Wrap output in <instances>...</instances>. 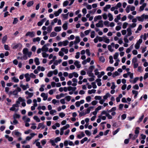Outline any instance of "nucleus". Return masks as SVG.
Returning a JSON list of instances; mask_svg holds the SVG:
<instances>
[{"label": "nucleus", "instance_id": "31", "mask_svg": "<svg viewBox=\"0 0 148 148\" xmlns=\"http://www.w3.org/2000/svg\"><path fill=\"white\" fill-rule=\"evenodd\" d=\"M34 62L36 63V65H39L40 64L39 59L38 58H36L35 59Z\"/></svg>", "mask_w": 148, "mask_h": 148}, {"label": "nucleus", "instance_id": "34", "mask_svg": "<svg viewBox=\"0 0 148 148\" xmlns=\"http://www.w3.org/2000/svg\"><path fill=\"white\" fill-rule=\"evenodd\" d=\"M114 69V68L112 67H108L106 69V70L108 71H110L111 72Z\"/></svg>", "mask_w": 148, "mask_h": 148}, {"label": "nucleus", "instance_id": "52", "mask_svg": "<svg viewBox=\"0 0 148 148\" xmlns=\"http://www.w3.org/2000/svg\"><path fill=\"white\" fill-rule=\"evenodd\" d=\"M50 143L53 146H55L56 145V144H55V142L54 140L51 139L50 140Z\"/></svg>", "mask_w": 148, "mask_h": 148}, {"label": "nucleus", "instance_id": "48", "mask_svg": "<svg viewBox=\"0 0 148 148\" xmlns=\"http://www.w3.org/2000/svg\"><path fill=\"white\" fill-rule=\"evenodd\" d=\"M56 91V89H51L50 90L49 92V94L50 95H52L53 92Z\"/></svg>", "mask_w": 148, "mask_h": 148}, {"label": "nucleus", "instance_id": "11", "mask_svg": "<svg viewBox=\"0 0 148 148\" xmlns=\"http://www.w3.org/2000/svg\"><path fill=\"white\" fill-rule=\"evenodd\" d=\"M103 41L107 43H109L110 40L106 36H103Z\"/></svg>", "mask_w": 148, "mask_h": 148}, {"label": "nucleus", "instance_id": "46", "mask_svg": "<svg viewBox=\"0 0 148 148\" xmlns=\"http://www.w3.org/2000/svg\"><path fill=\"white\" fill-rule=\"evenodd\" d=\"M88 139L87 138L85 137L84 138L82 139L80 141V143L81 144H83Z\"/></svg>", "mask_w": 148, "mask_h": 148}, {"label": "nucleus", "instance_id": "4", "mask_svg": "<svg viewBox=\"0 0 148 148\" xmlns=\"http://www.w3.org/2000/svg\"><path fill=\"white\" fill-rule=\"evenodd\" d=\"M25 75V77L26 78V81L27 82L29 81L30 80V77H32L33 78H35V76L34 75Z\"/></svg>", "mask_w": 148, "mask_h": 148}, {"label": "nucleus", "instance_id": "51", "mask_svg": "<svg viewBox=\"0 0 148 148\" xmlns=\"http://www.w3.org/2000/svg\"><path fill=\"white\" fill-rule=\"evenodd\" d=\"M63 45L64 46H66L68 43H69V41L67 40H66L65 41H63L62 42Z\"/></svg>", "mask_w": 148, "mask_h": 148}, {"label": "nucleus", "instance_id": "64", "mask_svg": "<svg viewBox=\"0 0 148 148\" xmlns=\"http://www.w3.org/2000/svg\"><path fill=\"white\" fill-rule=\"evenodd\" d=\"M18 20L17 18H14V21L13 22V24H16L18 22Z\"/></svg>", "mask_w": 148, "mask_h": 148}, {"label": "nucleus", "instance_id": "7", "mask_svg": "<svg viewBox=\"0 0 148 148\" xmlns=\"http://www.w3.org/2000/svg\"><path fill=\"white\" fill-rule=\"evenodd\" d=\"M101 108L102 106H100L96 108L95 109V111L93 112V115H96L97 113V112L101 109Z\"/></svg>", "mask_w": 148, "mask_h": 148}, {"label": "nucleus", "instance_id": "49", "mask_svg": "<svg viewBox=\"0 0 148 148\" xmlns=\"http://www.w3.org/2000/svg\"><path fill=\"white\" fill-rule=\"evenodd\" d=\"M120 128H118L114 131L112 132V134L113 135H114L116 134L120 130Z\"/></svg>", "mask_w": 148, "mask_h": 148}, {"label": "nucleus", "instance_id": "5", "mask_svg": "<svg viewBox=\"0 0 148 148\" xmlns=\"http://www.w3.org/2000/svg\"><path fill=\"white\" fill-rule=\"evenodd\" d=\"M26 36H29L30 37L32 38L35 36V33L34 32H28L25 34Z\"/></svg>", "mask_w": 148, "mask_h": 148}, {"label": "nucleus", "instance_id": "16", "mask_svg": "<svg viewBox=\"0 0 148 148\" xmlns=\"http://www.w3.org/2000/svg\"><path fill=\"white\" fill-rule=\"evenodd\" d=\"M127 34L126 36H130L132 34V30L130 28H128L127 29Z\"/></svg>", "mask_w": 148, "mask_h": 148}, {"label": "nucleus", "instance_id": "19", "mask_svg": "<svg viewBox=\"0 0 148 148\" xmlns=\"http://www.w3.org/2000/svg\"><path fill=\"white\" fill-rule=\"evenodd\" d=\"M74 64L77 68H79L81 67V65L79 64V62L77 61H75L74 63Z\"/></svg>", "mask_w": 148, "mask_h": 148}, {"label": "nucleus", "instance_id": "53", "mask_svg": "<svg viewBox=\"0 0 148 148\" xmlns=\"http://www.w3.org/2000/svg\"><path fill=\"white\" fill-rule=\"evenodd\" d=\"M40 40V38L39 37H38L36 38H35L33 39V40L34 42L36 41H39Z\"/></svg>", "mask_w": 148, "mask_h": 148}, {"label": "nucleus", "instance_id": "3", "mask_svg": "<svg viewBox=\"0 0 148 148\" xmlns=\"http://www.w3.org/2000/svg\"><path fill=\"white\" fill-rule=\"evenodd\" d=\"M25 93L26 95V98L27 99L32 98L34 95L33 93L29 92L28 91H25Z\"/></svg>", "mask_w": 148, "mask_h": 148}, {"label": "nucleus", "instance_id": "9", "mask_svg": "<svg viewBox=\"0 0 148 148\" xmlns=\"http://www.w3.org/2000/svg\"><path fill=\"white\" fill-rule=\"evenodd\" d=\"M22 119L25 123L29 122L30 121V118L27 117L26 116H23L22 118Z\"/></svg>", "mask_w": 148, "mask_h": 148}, {"label": "nucleus", "instance_id": "8", "mask_svg": "<svg viewBox=\"0 0 148 148\" xmlns=\"http://www.w3.org/2000/svg\"><path fill=\"white\" fill-rule=\"evenodd\" d=\"M96 25L97 27H103V21L102 20L99 21L98 23L96 24Z\"/></svg>", "mask_w": 148, "mask_h": 148}, {"label": "nucleus", "instance_id": "45", "mask_svg": "<svg viewBox=\"0 0 148 148\" xmlns=\"http://www.w3.org/2000/svg\"><path fill=\"white\" fill-rule=\"evenodd\" d=\"M57 35V33L55 32H52L50 34V36L51 37H53L56 36Z\"/></svg>", "mask_w": 148, "mask_h": 148}, {"label": "nucleus", "instance_id": "59", "mask_svg": "<svg viewBox=\"0 0 148 148\" xmlns=\"http://www.w3.org/2000/svg\"><path fill=\"white\" fill-rule=\"evenodd\" d=\"M61 138L59 137L56 138L54 140L55 143H57L61 140Z\"/></svg>", "mask_w": 148, "mask_h": 148}, {"label": "nucleus", "instance_id": "1", "mask_svg": "<svg viewBox=\"0 0 148 148\" xmlns=\"http://www.w3.org/2000/svg\"><path fill=\"white\" fill-rule=\"evenodd\" d=\"M20 102L19 101H17L16 103L12 105V107L10 108V110L17 112L19 110L18 108Z\"/></svg>", "mask_w": 148, "mask_h": 148}, {"label": "nucleus", "instance_id": "56", "mask_svg": "<svg viewBox=\"0 0 148 148\" xmlns=\"http://www.w3.org/2000/svg\"><path fill=\"white\" fill-rule=\"evenodd\" d=\"M59 102V101L58 100H56V99H53L52 100V103L54 104H56V103H58Z\"/></svg>", "mask_w": 148, "mask_h": 148}, {"label": "nucleus", "instance_id": "22", "mask_svg": "<svg viewBox=\"0 0 148 148\" xmlns=\"http://www.w3.org/2000/svg\"><path fill=\"white\" fill-rule=\"evenodd\" d=\"M139 79V78L138 77H136L133 80H130V81L132 83L135 84L136 83L137 81Z\"/></svg>", "mask_w": 148, "mask_h": 148}, {"label": "nucleus", "instance_id": "63", "mask_svg": "<svg viewBox=\"0 0 148 148\" xmlns=\"http://www.w3.org/2000/svg\"><path fill=\"white\" fill-rule=\"evenodd\" d=\"M126 117V114H122L121 116V119L122 120H124Z\"/></svg>", "mask_w": 148, "mask_h": 148}, {"label": "nucleus", "instance_id": "41", "mask_svg": "<svg viewBox=\"0 0 148 148\" xmlns=\"http://www.w3.org/2000/svg\"><path fill=\"white\" fill-rule=\"evenodd\" d=\"M62 27L64 30L67 29L68 28L67 23H66L64 24L62 26Z\"/></svg>", "mask_w": 148, "mask_h": 148}, {"label": "nucleus", "instance_id": "62", "mask_svg": "<svg viewBox=\"0 0 148 148\" xmlns=\"http://www.w3.org/2000/svg\"><path fill=\"white\" fill-rule=\"evenodd\" d=\"M52 29V26H49V27H47V31L49 32H50L51 31Z\"/></svg>", "mask_w": 148, "mask_h": 148}, {"label": "nucleus", "instance_id": "28", "mask_svg": "<svg viewBox=\"0 0 148 148\" xmlns=\"http://www.w3.org/2000/svg\"><path fill=\"white\" fill-rule=\"evenodd\" d=\"M92 66H91L89 68L88 72L87 73L88 74H91L92 72Z\"/></svg>", "mask_w": 148, "mask_h": 148}, {"label": "nucleus", "instance_id": "57", "mask_svg": "<svg viewBox=\"0 0 148 148\" xmlns=\"http://www.w3.org/2000/svg\"><path fill=\"white\" fill-rule=\"evenodd\" d=\"M40 128H42V129H43L45 127V126L43 123H40L38 124Z\"/></svg>", "mask_w": 148, "mask_h": 148}, {"label": "nucleus", "instance_id": "36", "mask_svg": "<svg viewBox=\"0 0 148 148\" xmlns=\"http://www.w3.org/2000/svg\"><path fill=\"white\" fill-rule=\"evenodd\" d=\"M92 108V107H90L88 108L85 112V113H86V114L89 113L90 112L91 109Z\"/></svg>", "mask_w": 148, "mask_h": 148}, {"label": "nucleus", "instance_id": "25", "mask_svg": "<svg viewBox=\"0 0 148 148\" xmlns=\"http://www.w3.org/2000/svg\"><path fill=\"white\" fill-rule=\"evenodd\" d=\"M76 89V87H73L72 86H69L68 87V91H70L71 90H72L73 91H75Z\"/></svg>", "mask_w": 148, "mask_h": 148}, {"label": "nucleus", "instance_id": "29", "mask_svg": "<svg viewBox=\"0 0 148 148\" xmlns=\"http://www.w3.org/2000/svg\"><path fill=\"white\" fill-rule=\"evenodd\" d=\"M102 18V17L101 16L99 15L95 16L94 18V21H96L98 20L101 19Z\"/></svg>", "mask_w": 148, "mask_h": 148}, {"label": "nucleus", "instance_id": "58", "mask_svg": "<svg viewBox=\"0 0 148 148\" xmlns=\"http://www.w3.org/2000/svg\"><path fill=\"white\" fill-rule=\"evenodd\" d=\"M99 59L100 61H101L102 62H105V59L103 56L100 57L99 58Z\"/></svg>", "mask_w": 148, "mask_h": 148}, {"label": "nucleus", "instance_id": "12", "mask_svg": "<svg viewBox=\"0 0 148 148\" xmlns=\"http://www.w3.org/2000/svg\"><path fill=\"white\" fill-rule=\"evenodd\" d=\"M80 40L79 37L77 36L75 37V40L74 41V44L75 45H77L80 42Z\"/></svg>", "mask_w": 148, "mask_h": 148}, {"label": "nucleus", "instance_id": "55", "mask_svg": "<svg viewBox=\"0 0 148 148\" xmlns=\"http://www.w3.org/2000/svg\"><path fill=\"white\" fill-rule=\"evenodd\" d=\"M122 4L120 2L118 3L116 6V9H117L118 8H120Z\"/></svg>", "mask_w": 148, "mask_h": 148}, {"label": "nucleus", "instance_id": "20", "mask_svg": "<svg viewBox=\"0 0 148 148\" xmlns=\"http://www.w3.org/2000/svg\"><path fill=\"white\" fill-rule=\"evenodd\" d=\"M146 5L147 4L146 3H144L142 6L140 7L139 10L140 11H142L144 9V8L146 6Z\"/></svg>", "mask_w": 148, "mask_h": 148}, {"label": "nucleus", "instance_id": "15", "mask_svg": "<svg viewBox=\"0 0 148 148\" xmlns=\"http://www.w3.org/2000/svg\"><path fill=\"white\" fill-rule=\"evenodd\" d=\"M144 14H143L141 16H138L137 18L138 19V21H143L144 19Z\"/></svg>", "mask_w": 148, "mask_h": 148}, {"label": "nucleus", "instance_id": "39", "mask_svg": "<svg viewBox=\"0 0 148 148\" xmlns=\"http://www.w3.org/2000/svg\"><path fill=\"white\" fill-rule=\"evenodd\" d=\"M103 132H99V134H98V135H97V136H96L95 137V138H98L100 136H103Z\"/></svg>", "mask_w": 148, "mask_h": 148}, {"label": "nucleus", "instance_id": "13", "mask_svg": "<svg viewBox=\"0 0 148 148\" xmlns=\"http://www.w3.org/2000/svg\"><path fill=\"white\" fill-rule=\"evenodd\" d=\"M59 77H60V80L61 81H64L65 80L64 77H66L68 75H58Z\"/></svg>", "mask_w": 148, "mask_h": 148}, {"label": "nucleus", "instance_id": "17", "mask_svg": "<svg viewBox=\"0 0 148 148\" xmlns=\"http://www.w3.org/2000/svg\"><path fill=\"white\" fill-rule=\"evenodd\" d=\"M5 137L6 138L8 139V140L10 142L12 141L13 140V138L12 137L10 136L7 135H5Z\"/></svg>", "mask_w": 148, "mask_h": 148}, {"label": "nucleus", "instance_id": "32", "mask_svg": "<svg viewBox=\"0 0 148 148\" xmlns=\"http://www.w3.org/2000/svg\"><path fill=\"white\" fill-rule=\"evenodd\" d=\"M58 71L57 70H55L53 71H51L48 74H57Z\"/></svg>", "mask_w": 148, "mask_h": 148}, {"label": "nucleus", "instance_id": "37", "mask_svg": "<svg viewBox=\"0 0 148 148\" xmlns=\"http://www.w3.org/2000/svg\"><path fill=\"white\" fill-rule=\"evenodd\" d=\"M140 129V128L139 127H137L136 128V130L135 131V133L136 134L138 135L139 133V130Z\"/></svg>", "mask_w": 148, "mask_h": 148}, {"label": "nucleus", "instance_id": "27", "mask_svg": "<svg viewBox=\"0 0 148 148\" xmlns=\"http://www.w3.org/2000/svg\"><path fill=\"white\" fill-rule=\"evenodd\" d=\"M111 95L108 92L106 93V95H104L103 97V98L104 100L106 99L108 97H109Z\"/></svg>", "mask_w": 148, "mask_h": 148}, {"label": "nucleus", "instance_id": "18", "mask_svg": "<svg viewBox=\"0 0 148 148\" xmlns=\"http://www.w3.org/2000/svg\"><path fill=\"white\" fill-rule=\"evenodd\" d=\"M20 117V115L17 113H15L13 116V118L14 119H19Z\"/></svg>", "mask_w": 148, "mask_h": 148}, {"label": "nucleus", "instance_id": "54", "mask_svg": "<svg viewBox=\"0 0 148 148\" xmlns=\"http://www.w3.org/2000/svg\"><path fill=\"white\" fill-rule=\"evenodd\" d=\"M86 101L89 102L91 101V97L90 96H88L86 97Z\"/></svg>", "mask_w": 148, "mask_h": 148}, {"label": "nucleus", "instance_id": "6", "mask_svg": "<svg viewBox=\"0 0 148 148\" xmlns=\"http://www.w3.org/2000/svg\"><path fill=\"white\" fill-rule=\"evenodd\" d=\"M12 134H14V135L17 136H21V134L18 132L17 130H15L14 131L12 132Z\"/></svg>", "mask_w": 148, "mask_h": 148}, {"label": "nucleus", "instance_id": "47", "mask_svg": "<svg viewBox=\"0 0 148 148\" xmlns=\"http://www.w3.org/2000/svg\"><path fill=\"white\" fill-rule=\"evenodd\" d=\"M69 127H70V125L68 124H67L66 125L63 126V127H62L61 128H62V129L64 130H65L67 129V128H69Z\"/></svg>", "mask_w": 148, "mask_h": 148}, {"label": "nucleus", "instance_id": "2", "mask_svg": "<svg viewBox=\"0 0 148 148\" xmlns=\"http://www.w3.org/2000/svg\"><path fill=\"white\" fill-rule=\"evenodd\" d=\"M21 89L19 87H17L16 89L15 90L13 91H10L8 93V95H14L15 97H18V92L21 91Z\"/></svg>", "mask_w": 148, "mask_h": 148}, {"label": "nucleus", "instance_id": "43", "mask_svg": "<svg viewBox=\"0 0 148 148\" xmlns=\"http://www.w3.org/2000/svg\"><path fill=\"white\" fill-rule=\"evenodd\" d=\"M12 80L15 82L17 83L19 82V79L18 78L15 77H14L12 78Z\"/></svg>", "mask_w": 148, "mask_h": 148}, {"label": "nucleus", "instance_id": "35", "mask_svg": "<svg viewBox=\"0 0 148 148\" xmlns=\"http://www.w3.org/2000/svg\"><path fill=\"white\" fill-rule=\"evenodd\" d=\"M33 119H34L35 120L36 122H40V119L37 116H34L33 117Z\"/></svg>", "mask_w": 148, "mask_h": 148}, {"label": "nucleus", "instance_id": "33", "mask_svg": "<svg viewBox=\"0 0 148 148\" xmlns=\"http://www.w3.org/2000/svg\"><path fill=\"white\" fill-rule=\"evenodd\" d=\"M61 27H56L54 28V30L56 32H58L61 31Z\"/></svg>", "mask_w": 148, "mask_h": 148}, {"label": "nucleus", "instance_id": "30", "mask_svg": "<svg viewBox=\"0 0 148 148\" xmlns=\"http://www.w3.org/2000/svg\"><path fill=\"white\" fill-rule=\"evenodd\" d=\"M108 16L109 17V20L111 21L113 19V16L110 13H109L108 14Z\"/></svg>", "mask_w": 148, "mask_h": 148}, {"label": "nucleus", "instance_id": "44", "mask_svg": "<svg viewBox=\"0 0 148 148\" xmlns=\"http://www.w3.org/2000/svg\"><path fill=\"white\" fill-rule=\"evenodd\" d=\"M7 36L6 35L4 37H3L2 40V42L4 43H5L7 39Z\"/></svg>", "mask_w": 148, "mask_h": 148}, {"label": "nucleus", "instance_id": "21", "mask_svg": "<svg viewBox=\"0 0 148 148\" xmlns=\"http://www.w3.org/2000/svg\"><path fill=\"white\" fill-rule=\"evenodd\" d=\"M48 50V48L44 45L43 46L41 49V51H42L47 52Z\"/></svg>", "mask_w": 148, "mask_h": 148}, {"label": "nucleus", "instance_id": "23", "mask_svg": "<svg viewBox=\"0 0 148 148\" xmlns=\"http://www.w3.org/2000/svg\"><path fill=\"white\" fill-rule=\"evenodd\" d=\"M111 7V5H107L104 8L103 10L105 12H107V10L110 8Z\"/></svg>", "mask_w": 148, "mask_h": 148}, {"label": "nucleus", "instance_id": "40", "mask_svg": "<svg viewBox=\"0 0 148 148\" xmlns=\"http://www.w3.org/2000/svg\"><path fill=\"white\" fill-rule=\"evenodd\" d=\"M37 70L38 71L41 70V71H44L45 70V68L43 67H41L39 66L37 67Z\"/></svg>", "mask_w": 148, "mask_h": 148}, {"label": "nucleus", "instance_id": "61", "mask_svg": "<svg viewBox=\"0 0 148 148\" xmlns=\"http://www.w3.org/2000/svg\"><path fill=\"white\" fill-rule=\"evenodd\" d=\"M56 111L54 110H51L49 112L50 114L51 115H53L54 113H56Z\"/></svg>", "mask_w": 148, "mask_h": 148}, {"label": "nucleus", "instance_id": "50", "mask_svg": "<svg viewBox=\"0 0 148 148\" xmlns=\"http://www.w3.org/2000/svg\"><path fill=\"white\" fill-rule=\"evenodd\" d=\"M20 86L22 88L23 90H25L27 89V88L25 86L22 84L20 85Z\"/></svg>", "mask_w": 148, "mask_h": 148}, {"label": "nucleus", "instance_id": "24", "mask_svg": "<svg viewBox=\"0 0 148 148\" xmlns=\"http://www.w3.org/2000/svg\"><path fill=\"white\" fill-rule=\"evenodd\" d=\"M132 93L133 94H134V99H136V97L138 94V92L137 91H136L135 90H132Z\"/></svg>", "mask_w": 148, "mask_h": 148}, {"label": "nucleus", "instance_id": "42", "mask_svg": "<svg viewBox=\"0 0 148 148\" xmlns=\"http://www.w3.org/2000/svg\"><path fill=\"white\" fill-rule=\"evenodd\" d=\"M28 52V49L27 48H24L23 50V53L24 55H27Z\"/></svg>", "mask_w": 148, "mask_h": 148}, {"label": "nucleus", "instance_id": "10", "mask_svg": "<svg viewBox=\"0 0 148 148\" xmlns=\"http://www.w3.org/2000/svg\"><path fill=\"white\" fill-rule=\"evenodd\" d=\"M41 96L43 98V100L44 101L46 100L47 99L48 96L47 94L44 93H42L41 94Z\"/></svg>", "mask_w": 148, "mask_h": 148}, {"label": "nucleus", "instance_id": "14", "mask_svg": "<svg viewBox=\"0 0 148 148\" xmlns=\"http://www.w3.org/2000/svg\"><path fill=\"white\" fill-rule=\"evenodd\" d=\"M62 12V10L60 9L58 10L56 12L54 13V14L55 16H58L59 14L61 13Z\"/></svg>", "mask_w": 148, "mask_h": 148}, {"label": "nucleus", "instance_id": "38", "mask_svg": "<svg viewBox=\"0 0 148 148\" xmlns=\"http://www.w3.org/2000/svg\"><path fill=\"white\" fill-rule=\"evenodd\" d=\"M34 4V1H31L29 2L27 4V6L28 7H29L32 5Z\"/></svg>", "mask_w": 148, "mask_h": 148}, {"label": "nucleus", "instance_id": "26", "mask_svg": "<svg viewBox=\"0 0 148 148\" xmlns=\"http://www.w3.org/2000/svg\"><path fill=\"white\" fill-rule=\"evenodd\" d=\"M85 135L84 132H82L80 134L77 135V137L79 139H81L85 136Z\"/></svg>", "mask_w": 148, "mask_h": 148}, {"label": "nucleus", "instance_id": "60", "mask_svg": "<svg viewBox=\"0 0 148 148\" xmlns=\"http://www.w3.org/2000/svg\"><path fill=\"white\" fill-rule=\"evenodd\" d=\"M65 114L63 112H61L59 114V116L61 118H62L65 116Z\"/></svg>", "mask_w": 148, "mask_h": 148}]
</instances>
